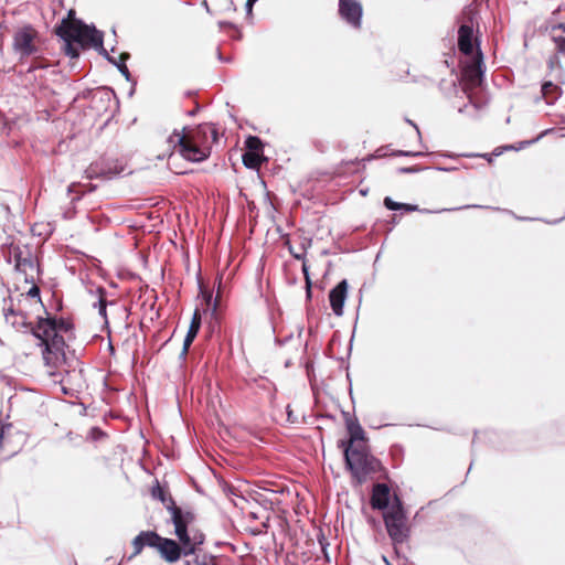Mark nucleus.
<instances>
[{
	"instance_id": "36",
	"label": "nucleus",
	"mask_w": 565,
	"mask_h": 565,
	"mask_svg": "<svg viewBox=\"0 0 565 565\" xmlns=\"http://www.w3.org/2000/svg\"><path fill=\"white\" fill-rule=\"evenodd\" d=\"M84 186L86 188L87 191H94L95 190V185H93L92 183L85 184Z\"/></svg>"
},
{
	"instance_id": "19",
	"label": "nucleus",
	"mask_w": 565,
	"mask_h": 565,
	"mask_svg": "<svg viewBox=\"0 0 565 565\" xmlns=\"http://www.w3.org/2000/svg\"><path fill=\"white\" fill-rule=\"evenodd\" d=\"M541 92L546 103L552 104L559 95V87L552 82H545L542 85Z\"/></svg>"
},
{
	"instance_id": "16",
	"label": "nucleus",
	"mask_w": 565,
	"mask_h": 565,
	"mask_svg": "<svg viewBox=\"0 0 565 565\" xmlns=\"http://www.w3.org/2000/svg\"><path fill=\"white\" fill-rule=\"evenodd\" d=\"M390 487L386 483H375L371 494V505L373 509L384 510L390 502Z\"/></svg>"
},
{
	"instance_id": "24",
	"label": "nucleus",
	"mask_w": 565,
	"mask_h": 565,
	"mask_svg": "<svg viewBox=\"0 0 565 565\" xmlns=\"http://www.w3.org/2000/svg\"><path fill=\"white\" fill-rule=\"evenodd\" d=\"M302 273H303V276H305L307 298L310 299L311 298V279H310V276H309V270H308L307 263L302 264Z\"/></svg>"
},
{
	"instance_id": "13",
	"label": "nucleus",
	"mask_w": 565,
	"mask_h": 565,
	"mask_svg": "<svg viewBox=\"0 0 565 565\" xmlns=\"http://www.w3.org/2000/svg\"><path fill=\"white\" fill-rule=\"evenodd\" d=\"M347 428L350 438L348 441H341L344 449L369 448L365 431L356 419H349Z\"/></svg>"
},
{
	"instance_id": "29",
	"label": "nucleus",
	"mask_w": 565,
	"mask_h": 565,
	"mask_svg": "<svg viewBox=\"0 0 565 565\" xmlns=\"http://www.w3.org/2000/svg\"><path fill=\"white\" fill-rule=\"evenodd\" d=\"M289 252H290V254H291L296 259L305 260V255H306L305 247H301V248L298 250V249H294L291 246H289ZM303 263H306V262H302V264H303Z\"/></svg>"
},
{
	"instance_id": "17",
	"label": "nucleus",
	"mask_w": 565,
	"mask_h": 565,
	"mask_svg": "<svg viewBox=\"0 0 565 565\" xmlns=\"http://www.w3.org/2000/svg\"><path fill=\"white\" fill-rule=\"evenodd\" d=\"M473 28L469 24L460 25L458 30V49L459 51L469 56L473 53Z\"/></svg>"
},
{
	"instance_id": "3",
	"label": "nucleus",
	"mask_w": 565,
	"mask_h": 565,
	"mask_svg": "<svg viewBox=\"0 0 565 565\" xmlns=\"http://www.w3.org/2000/svg\"><path fill=\"white\" fill-rule=\"evenodd\" d=\"M344 460L353 486H362L369 480L382 477L386 478L385 467L371 454L370 448L344 449Z\"/></svg>"
},
{
	"instance_id": "7",
	"label": "nucleus",
	"mask_w": 565,
	"mask_h": 565,
	"mask_svg": "<svg viewBox=\"0 0 565 565\" xmlns=\"http://www.w3.org/2000/svg\"><path fill=\"white\" fill-rule=\"evenodd\" d=\"M483 55L478 49L471 62L463 66L461 71V87L469 102L476 105L473 100L475 90L481 86L483 81Z\"/></svg>"
},
{
	"instance_id": "32",
	"label": "nucleus",
	"mask_w": 565,
	"mask_h": 565,
	"mask_svg": "<svg viewBox=\"0 0 565 565\" xmlns=\"http://www.w3.org/2000/svg\"><path fill=\"white\" fill-rule=\"evenodd\" d=\"M315 148L320 152H326V147L321 140H315L313 141Z\"/></svg>"
},
{
	"instance_id": "10",
	"label": "nucleus",
	"mask_w": 565,
	"mask_h": 565,
	"mask_svg": "<svg viewBox=\"0 0 565 565\" xmlns=\"http://www.w3.org/2000/svg\"><path fill=\"white\" fill-rule=\"evenodd\" d=\"M168 141L170 146H172L173 151H178L183 159L192 162H202L205 160L199 158L198 156L192 157L186 154V149H196L199 148V145L196 142H192L189 134H186L184 129H182L181 131L174 130L169 137Z\"/></svg>"
},
{
	"instance_id": "18",
	"label": "nucleus",
	"mask_w": 565,
	"mask_h": 565,
	"mask_svg": "<svg viewBox=\"0 0 565 565\" xmlns=\"http://www.w3.org/2000/svg\"><path fill=\"white\" fill-rule=\"evenodd\" d=\"M13 257H14V263H15L14 266H15L17 270L23 273L24 275H28L29 270L32 271L34 269V263L29 253L23 255V252L20 248H14Z\"/></svg>"
},
{
	"instance_id": "8",
	"label": "nucleus",
	"mask_w": 565,
	"mask_h": 565,
	"mask_svg": "<svg viewBox=\"0 0 565 565\" xmlns=\"http://www.w3.org/2000/svg\"><path fill=\"white\" fill-rule=\"evenodd\" d=\"M26 441L25 435L13 424L0 422V458L9 459L19 454Z\"/></svg>"
},
{
	"instance_id": "41",
	"label": "nucleus",
	"mask_w": 565,
	"mask_h": 565,
	"mask_svg": "<svg viewBox=\"0 0 565 565\" xmlns=\"http://www.w3.org/2000/svg\"><path fill=\"white\" fill-rule=\"evenodd\" d=\"M401 154L409 156L411 152H399Z\"/></svg>"
},
{
	"instance_id": "28",
	"label": "nucleus",
	"mask_w": 565,
	"mask_h": 565,
	"mask_svg": "<svg viewBox=\"0 0 565 565\" xmlns=\"http://www.w3.org/2000/svg\"><path fill=\"white\" fill-rule=\"evenodd\" d=\"M358 161H347V162H341L338 168H337V173L339 175H342L344 173H347V168L349 167H356L358 166Z\"/></svg>"
},
{
	"instance_id": "30",
	"label": "nucleus",
	"mask_w": 565,
	"mask_h": 565,
	"mask_svg": "<svg viewBox=\"0 0 565 565\" xmlns=\"http://www.w3.org/2000/svg\"><path fill=\"white\" fill-rule=\"evenodd\" d=\"M558 53L565 55V36L553 38Z\"/></svg>"
},
{
	"instance_id": "21",
	"label": "nucleus",
	"mask_w": 565,
	"mask_h": 565,
	"mask_svg": "<svg viewBox=\"0 0 565 565\" xmlns=\"http://www.w3.org/2000/svg\"><path fill=\"white\" fill-rule=\"evenodd\" d=\"M264 161V157L260 153L245 152L243 154V163L246 168L258 169Z\"/></svg>"
},
{
	"instance_id": "38",
	"label": "nucleus",
	"mask_w": 565,
	"mask_h": 565,
	"mask_svg": "<svg viewBox=\"0 0 565 565\" xmlns=\"http://www.w3.org/2000/svg\"><path fill=\"white\" fill-rule=\"evenodd\" d=\"M320 544H321L322 552L324 553L326 557L328 558L327 550H326L327 544H324L321 540H320Z\"/></svg>"
},
{
	"instance_id": "25",
	"label": "nucleus",
	"mask_w": 565,
	"mask_h": 565,
	"mask_svg": "<svg viewBox=\"0 0 565 565\" xmlns=\"http://www.w3.org/2000/svg\"><path fill=\"white\" fill-rule=\"evenodd\" d=\"M98 291H99L98 311L102 317L106 318V307H107V300L105 298L106 292L102 288Z\"/></svg>"
},
{
	"instance_id": "27",
	"label": "nucleus",
	"mask_w": 565,
	"mask_h": 565,
	"mask_svg": "<svg viewBox=\"0 0 565 565\" xmlns=\"http://www.w3.org/2000/svg\"><path fill=\"white\" fill-rule=\"evenodd\" d=\"M129 57V54L128 53H121L120 54V63L117 64L118 66V70L120 71V73L122 75H125L126 77L129 76V71H128V67L127 65L125 64V61Z\"/></svg>"
},
{
	"instance_id": "33",
	"label": "nucleus",
	"mask_w": 565,
	"mask_h": 565,
	"mask_svg": "<svg viewBox=\"0 0 565 565\" xmlns=\"http://www.w3.org/2000/svg\"><path fill=\"white\" fill-rule=\"evenodd\" d=\"M28 295L31 296V297H40V289L38 286H33L30 288V290L28 291Z\"/></svg>"
},
{
	"instance_id": "20",
	"label": "nucleus",
	"mask_w": 565,
	"mask_h": 565,
	"mask_svg": "<svg viewBox=\"0 0 565 565\" xmlns=\"http://www.w3.org/2000/svg\"><path fill=\"white\" fill-rule=\"evenodd\" d=\"M151 495L153 499L161 501L166 508L170 504L171 500L174 502L168 491L158 481L151 489Z\"/></svg>"
},
{
	"instance_id": "14",
	"label": "nucleus",
	"mask_w": 565,
	"mask_h": 565,
	"mask_svg": "<svg viewBox=\"0 0 565 565\" xmlns=\"http://www.w3.org/2000/svg\"><path fill=\"white\" fill-rule=\"evenodd\" d=\"M4 319L8 324L17 330L26 328L31 330V324L28 322V316L21 310H17L10 299L9 305L3 307Z\"/></svg>"
},
{
	"instance_id": "40",
	"label": "nucleus",
	"mask_w": 565,
	"mask_h": 565,
	"mask_svg": "<svg viewBox=\"0 0 565 565\" xmlns=\"http://www.w3.org/2000/svg\"><path fill=\"white\" fill-rule=\"evenodd\" d=\"M559 29H562L565 32V23H561Z\"/></svg>"
},
{
	"instance_id": "9",
	"label": "nucleus",
	"mask_w": 565,
	"mask_h": 565,
	"mask_svg": "<svg viewBox=\"0 0 565 565\" xmlns=\"http://www.w3.org/2000/svg\"><path fill=\"white\" fill-rule=\"evenodd\" d=\"M39 32L30 24L19 28L13 35V49L21 56H30L38 52Z\"/></svg>"
},
{
	"instance_id": "31",
	"label": "nucleus",
	"mask_w": 565,
	"mask_h": 565,
	"mask_svg": "<svg viewBox=\"0 0 565 565\" xmlns=\"http://www.w3.org/2000/svg\"><path fill=\"white\" fill-rule=\"evenodd\" d=\"M201 321H202L201 312L199 309H195L193 312L192 319H191V323L198 324L201 327Z\"/></svg>"
},
{
	"instance_id": "22",
	"label": "nucleus",
	"mask_w": 565,
	"mask_h": 565,
	"mask_svg": "<svg viewBox=\"0 0 565 565\" xmlns=\"http://www.w3.org/2000/svg\"><path fill=\"white\" fill-rule=\"evenodd\" d=\"M200 328L201 327L198 326V324L190 323L188 333H186L185 339L183 341L182 354H184V355L188 354L191 344L193 343L194 339L196 338V335H198V333L200 331Z\"/></svg>"
},
{
	"instance_id": "11",
	"label": "nucleus",
	"mask_w": 565,
	"mask_h": 565,
	"mask_svg": "<svg viewBox=\"0 0 565 565\" xmlns=\"http://www.w3.org/2000/svg\"><path fill=\"white\" fill-rule=\"evenodd\" d=\"M121 171V167H118L116 163L102 158L92 162L85 170V174L88 180L98 178L110 179L111 177L119 174Z\"/></svg>"
},
{
	"instance_id": "35",
	"label": "nucleus",
	"mask_w": 565,
	"mask_h": 565,
	"mask_svg": "<svg viewBox=\"0 0 565 565\" xmlns=\"http://www.w3.org/2000/svg\"><path fill=\"white\" fill-rule=\"evenodd\" d=\"M402 210H405L407 212H412V211L417 210V206L404 203V207Z\"/></svg>"
},
{
	"instance_id": "23",
	"label": "nucleus",
	"mask_w": 565,
	"mask_h": 565,
	"mask_svg": "<svg viewBox=\"0 0 565 565\" xmlns=\"http://www.w3.org/2000/svg\"><path fill=\"white\" fill-rule=\"evenodd\" d=\"M245 147L247 149V152H254V153H260L263 154V141L260 138L256 136H249L245 140Z\"/></svg>"
},
{
	"instance_id": "34",
	"label": "nucleus",
	"mask_w": 565,
	"mask_h": 565,
	"mask_svg": "<svg viewBox=\"0 0 565 565\" xmlns=\"http://www.w3.org/2000/svg\"><path fill=\"white\" fill-rule=\"evenodd\" d=\"M56 326H57V331L58 330H64V331L68 330V324L64 320H60L58 322H56Z\"/></svg>"
},
{
	"instance_id": "12",
	"label": "nucleus",
	"mask_w": 565,
	"mask_h": 565,
	"mask_svg": "<svg viewBox=\"0 0 565 565\" xmlns=\"http://www.w3.org/2000/svg\"><path fill=\"white\" fill-rule=\"evenodd\" d=\"M340 17L355 29L361 28L363 8L358 0H339Z\"/></svg>"
},
{
	"instance_id": "26",
	"label": "nucleus",
	"mask_w": 565,
	"mask_h": 565,
	"mask_svg": "<svg viewBox=\"0 0 565 565\" xmlns=\"http://www.w3.org/2000/svg\"><path fill=\"white\" fill-rule=\"evenodd\" d=\"M384 205H385L386 209H388L391 211H398V210H402L404 207V203H397V202L393 201L388 196H386L384 199Z\"/></svg>"
},
{
	"instance_id": "5",
	"label": "nucleus",
	"mask_w": 565,
	"mask_h": 565,
	"mask_svg": "<svg viewBox=\"0 0 565 565\" xmlns=\"http://www.w3.org/2000/svg\"><path fill=\"white\" fill-rule=\"evenodd\" d=\"M189 134L192 142L199 148L186 149L188 156L207 159L211 156L212 146L218 141V130L213 124L204 122L192 128H183Z\"/></svg>"
},
{
	"instance_id": "1",
	"label": "nucleus",
	"mask_w": 565,
	"mask_h": 565,
	"mask_svg": "<svg viewBox=\"0 0 565 565\" xmlns=\"http://www.w3.org/2000/svg\"><path fill=\"white\" fill-rule=\"evenodd\" d=\"M167 510L178 540L163 537L156 531H141L131 542L134 552L129 559L139 555L147 546L154 548L168 564H174L184 557L182 565H216L213 556L198 553L205 542V534L196 524L195 512L177 505L172 500Z\"/></svg>"
},
{
	"instance_id": "6",
	"label": "nucleus",
	"mask_w": 565,
	"mask_h": 565,
	"mask_svg": "<svg viewBox=\"0 0 565 565\" xmlns=\"http://www.w3.org/2000/svg\"><path fill=\"white\" fill-rule=\"evenodd\" d=\"M384 523L393 542L403 543L407 540L409 533L407 518L398 498L384 514Z\"/></svg>"
},
{
	"instance_id": "15",
	"label": "nucleus",
	"mask_w": 565,
	"mask_h": 565,
	"mask_svg": "<svg viewBox=\"0 0 565 565\" xmlns=\"http://www.w3.org/2000/svg\"><path fill=\"white\" fill-rule=\"evenodd\" d=\"M348 294V281L345 279L341 280L334 288H332L329 292V301L332 308V311L337 316H341L343 313V305Z\"/></svg>"
},
{
	"instance_id": "2",
	"label": "nucleus",
	"mask_w": 565,
	"mask_h": 565,
	"mask_svg": "<svg viewBox=\"0 0 565 565\" xmlns=\"http://www.w3.org/2000/svg\"><path fill=\"white\" fill-rule=\"evenodd\" d=\"M55 33L64 41V52L75 58L79 55L81 47L103 46V34L94 26L85 24L75 18V10L71 9L67 17L55 28Z\"/></svg>"
},
{
	"instance_id": "39",
	"label": "nucleus",
	"mask_w": 565,
	"mask_h": 565,
	"mask_svg": "<svg viewBox=\"0 0 565 565\" xmlns=\"http://www.w3.org/2000/svg\"><path fill=\"white\" fill-rule=\"evenodd\" d=\"M256 0H247V6L249 8V11L252 10V6Z\"/></svg>"
},
{
	"instance_id": "37",
	"label": "nucleus",
	"mask_w": 565,
	"mask_h": 565,
	"mask_svg": "<svg viewBox=\"0 0 565 565\" xmlns=\"http://www.w3.org/2000/svg\"><path fill=\"white\" fill-rule=\"evenodd\" d=\"M294 417V414L291 411H288V420L291 422V423H295L296 419L292 418Z\"/></svg>"
},
{
	"instance_id": "4",
	"label": "nucleus",
	"mask_w": 565,
	"mask_h": 565,
	"mask_svg": "<svg viewBox=\"0 0 565 565\" xmlns=\"http://www.w3.org/2000/svg\"><path fill=\"white\" fill-rule=\"evenodd\" d=\"M32 334L41 341L44 347L43 359L50 366L56 367L65 360V341L57 333L55 319H40L34 328H31Z\"/></svg>"
}]
</instances>
